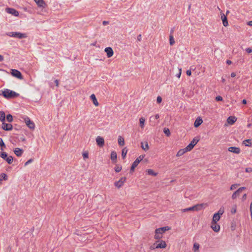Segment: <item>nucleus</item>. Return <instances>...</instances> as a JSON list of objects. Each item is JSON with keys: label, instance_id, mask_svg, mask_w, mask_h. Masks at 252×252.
Listing matches in <instances>:
<instances>
[{"label": "nucleus", "instance_id": "obj_30", "mask_svg": "<svg viewBox=\"0 0 252 252\" xmlns=\"http://www.w3.org/2000/svg\"><path fill=\"white\" fill-rule=\"evenodd\" d=\"M242 190H237L232 195V198L235 199L241 193Z\"/></svg>", "mask_w": 252, "mask_h": 252}, {"label": "nucleus", "instance_id": "obj_51", "mask_svg": "<svg viewBox=\"0 0 252 252\" xmlns=\"http://www.w3.org/2000/svg\"><path fill=\"white\" fill-rule=\"evenodd\" d=\"M32 158L29 159L25 163V166H27L28 164H30V163L32 162Z\"/></svg>", "mask_w": 252, "mask_h": 252}, {"label": "nucleus", "instance_id": "obj_1", "mask_svg": "<svg viewBox=\"0 0 252 252\" xmlns=\"http://www.w3.org/2000/svg\"><path fill=\"white\" fill-rule=\"evenodd\" d=\"M170 229V227L169 226H164L156 229L155 231L154 238L156 240H160L162 238L163 234Z\"/></svg>", "mask_w": 252, "mask_h": 252}, {"label": "nucleus", "instance_id": "obj_54", "mask_svg": "<svg viewBox=\"0 0 252 252\" xmlns=\"http://www.w3.org/2000/svg\"><path fill=\"white\" fill-rule=\"evenodd\" d=\"M181 75V69H179V72L176 75L178 78H180Z\"/></svg>", "mask_w": 252, "mask_h": 252}, {"label": "nucleus", "instance_id": "obj_18", "mask_svg": "<svg viewBox=\"0 0 252 252\" xmlns=\"http://www.w3.org/2000/svg\"><path fill=\"white\" fill-rule=\"evenodd\" d=\"M237 120V118L234 116H230L227 118V123L230 125H233Z\"/></svg>", "mask_w": 252, "mask_h": 252}, {"label": "nucleus", "instance_id": "obj_47", "mask_svg": "<svg viewBox=\"0 0 252 252\" xmlns=\"http://www.w3.org/2000/svg\"><path fill=\"white\" fill-rule=\"evenodd\" d=\"M157 101L158 103H160L162 101V98L160 96H158L157 98Z\"/></svg>", "mask_w": 252, "mask_h": 252}, {"label": "nucleus", "instance_id": "obj_17", "mask_svg": "<svg viewBox=\"0 0 252 252\" xmlns=\"http://www.w3.org/2000/svg\"><path fill=\"white\" fill-rule=\"evenodd\" d=\"M13 152L17 157H21L24 153V150L19 148H16L14 149Z\"/></svg>", "mask_w": 252, "mask_h": 252}, {"label": "nucleus", "instance_id": "obj_63", "mask_svg": "<svg viewBox=\"0 0 252 252\" xmlns=\"http://www.w3.org/2000/svg\"><path fill=\"white\" fill-rule=\"evenodd\" d=\"M242 103H243V104H247V100H246V99H243V100H242Z\"/></svg>", "mask_w": 252, "mask_h": 252}, {"label": "nucleus", "instance_id": "obj_29", "mask_svg": "<svg viewBox=\"0 0 252 252\" xmlns=\"http://www.w3.org/2000/svg\"><path fill=\"white\" fill-rule=\"evenodd\" d=\"M118 143L120 146H124L125 145V140L124 138L119 136L118 138Z\"/></svg>", "mask_w": 252, "mask_h": 252}, {"label": "nucleus", "instance_id": "obj_27", "mask_svg": "<svg viewBox=\"0 0 252 252\" xmlns=\"http://www.w3.org/2000/svg\"><path fill=\"white\" fill-rule=\"evenodd\" d=\"M243 144L245 145L246 146H250L252 144V139H246L243 141Z\"/></svg>", "mask_w": 252, "mask_h": 252}, {"label": "nucleus", "instance_id": "obj_56", "mask_svg": "<svg viewBox=\"0 0 252 252\" xmlns=\"http://www.w3.org/2000/svg\"><path fill=\"white\" fill-rule=\"evenodd\" d=\"M55 83L56 84V86L57 87H59V80H57V79L55 80Z\"/></svg>", "mask_w": 252, "mask_h": 252}, {"label": "nucleus", "instance_id": "obj_22", "mask_svg": "<svg viewBox=\"0 0 252 252\" xmlns=\"http://www.w3.org/2000/svg\"><path fill=\"white\" fill-rule=\"evenodd\" d=\"M117 153L113 151L111 153V159L114 162L116 163L117 161Z\"/></svg>", "mask_w": 252, "mask_h": 252}, {"label": "nucleus", "instance_id": "obj_31", "mask_svg": "<svg viewBox=\"0 0 252 252\" xmlns=\"http://www.w3.org/2000/svg\"><path fill=\"white\" fill-rule=\"evenodd\" d=\"M147 172L148 175H152L154 176H156L157 175V173H156L153 170L149 169L147 170Z\"/></svg>", "mask_w": 252, "mask_h": 252}, {"label": "nucleus", "instance_id": "obj_37", "mask_svg": "<svg viewBox=\"0 0 252 252\" xmlns=\"http://www.w3.org/2000/svg\"><path fill=\"white\" fill-rule=\"evenodd\" d=\"M194 147V146L191 144V143H189L186 148H185L186 150V151H187V152H189V151H191L193 148Z\"/></svg>", "mask_w": 252, "mask_h": 252}, {"label": "nucleus", "instance_id": "obj_33", "mask_svg": "<svg viewBox=\"0 0 252 252\" xmlns=\"http://www.w3.org/2000/svg\"><path fill=\"white\" fill-rule=\"evenodd\" d=\"M169 43L170 45H173L175 43L173 35L171 33L169 36Z\"/></svg>", "mask_w": 252, "mask_h": 252}, {"label": "nucleus", "instance_id": "obj_28", "mask_svg": "<svg viewBox=\"0 0 252 252\" xmlns=\"http://www.w3.org/2000/svg\"><path fill=\"white\" fill-rule=\"evenodd\" d=\"M5 120V114L3 111H0V121L4 122Z\"/></svg>", "mask_w": 252, "mask_h": 252}, {"label": "nucleus", "instance_id": "obj_13", "mask_svg": "<svg viewBox=\"0 0 252 252\" xmlns=\"http://www.w3.org/2000/svg\"><path fill=\"white\" fill-rule=\"evenodd\" d=\"M211 227L215 232H218L220 230V226L217 223V222L214 223L213 222H211Z\"/></svg>", "mask_w": 252, "mask_h": 252}, {"label": "nucleus", "instance_id": "obj_26", "mask_svg": "<svg viewBox=\"0 0 252 252\" xmlns=\"http://www.w3.org/2000/svg\"><path fill=\"white\" fill-rule=\"evenodd\" d=\"M199 246H200L198 243H194L193 247V252H199Z\"/></svg>", "mask_w": 252, "mask_h": 252}, {"label": "nucleus", "instance_id": "obj_42", "mask_svg": "<svg viewBox=\"0 0 252 252\" xmlns=\"http://www.w3.org/2000/svg\"><path fill=\"white\" fill-rule=\"evenodd\" d=\"M145 157V155H140L139 157H138L136 160L140 162Z\"/></svg>", "mask_w": 252, "mask_h": 252}, {"label": "nucleus", "instance_id": "obj_11", "mask_svg": "<svg viewBox=\"0 0 252 252\" xmlns=\"http://www.w3.org/2000/svg\"><path fill=\"white\" fill-rule=\"evenodd\" d=\"M221 19L222 21L223 25L224 27H227L228 25V22L226 15H225L222 12H220Z\"/></svg>", "mask_w": 252, "mask_h": 252}, {"label": "nucleus", "instance_id": "obj_48", "mask_svg": "<svg viewBox=\"0 0 252 252\" xmlns=\"http://www.w3.org/2000/svg\"><path fill=\"white\" fill-rule=\"evenodd\" d=\"M245 171L246 172L251 173V172H252V168H251V167L246 168L245 169Z\"/></svg>", "mask_w": 252, "mask_h": 252}, {"label": "nucleus", "instance_id": "obj_16", "mask_svg": "<svg viewBox=\"0 0 252 252\" xmlns=\"http://www.w3.org/2000/svg\"><path fill=\"white\" fill-rule=\"evenodd\" d=\"M126 180V177H122L119 181L115 183L116 187L118 188H121L124 184V183L125 182Z\"/></svg>", "mask_w": 252, "mask_h": 252}, {"label": "nucleus", "instance_id": "obj_14", "mask_svg": "<svg viewBox=\"0 0 252 252\" xmlns=\"http://www.w3.org/2000/svg\"><path fill=\"white\" fill-rule=\"evenodd\" d=\"M228 150L230 152H231V153H233L234 154H240V151H241L239 147H230L228 148Z\"/></svg>", "mask_w": 252, "mask_h": 252}, {"label": "nucleus", "instance_id": "obj_53", "mask_svg": "<svg viewBox=\"0 0 252 252\" xmlns=\"http://www.w3.org/2000/svg\"><path fill=\"white\" fill-rule=\"evenodd\" d=\"M246 50L248 53H251L252 52V50L250 48H247Z\"/></svg>", "mask_w": 252, "mask_h": 252}, {"label": "nucleus", "instance_id": "obj_62", "mask_svg": "<svg viewBox=\"0 0 252 252\" xmlns=\"http://www.w3.org/2000/svg\"><path fill=\"white\" fill-rule=\"evenodd\" d=\"M108 23H109V22H108V21H103V25H106L108 24Z\"/></svg>", "mask_w": 252, "mask_h": 252}, {"label": "nucleus", "instance_id": "obj_19", "mask_svg": "<svg viewBox=\"0 0 252 252\" xmlns=\"http://www.w3.org/2000/svg\"><path fill=\"white\" fill-rule=\"evenodd\" d=\"M203 123V121L202 119H201L200 117L197 118L194 123V126L195 127H198L202 123Z\"/></svg>", "mask_w": 252, "mask_h": 252}, {"label": "nucleus", "instance_id": "obj_6", "mask_svg": "<svg viewBox=\"0 0 252 252\" xmlns=\"http://www.w3.org/2000/svg\"><path fill=\"white\" fill-rule=\"evenodd\" d=\"M25 122L26 125L31 129H34L35 127V125L34 123L31 121L30 118L26 117L24 118Z\"/></svg>", "mask_w": 252, "mask_h": 252}, {"label": "nucleus", "instance_id": "obj_35", "mask_svg": "<svg viewBox=\"0 0 252 252\" xmlns=\"http://www.w3.org/2000/svg\"><path fill=\"white\" fill-rule=\"evenodd\" d=\"M224 208L223 207H221L219 209L218 212L217 213H216V214L221 217V215L224 213Z\"/></svg>", "mask_w": 252, "mask_h": 252}, {"label": "nucleus", "instance_id": "obj_10", "mask_svg": "<svg viewBox=\"0 0 252 252\" xmlns=\"http://www.w3.org/2000/svg\"><path fill=\"white\" fill-rule=\"evenodd\" d=\"M156 242L157 243V248L158 249H164L167 246L166 242L163 240L158 241Z\"/></svg>", "mask_w": 252, "mask_h": 252}, {"label": "nucleus", "instance_id": "obj_32", "mask_svg": "<svg viewBox=\"0 0 252 252\" xmlns=\"http://www.w3.org/2000/svg\"><path fill=\"white\" fill-rule=\"evenodd\" d=\"M145 121V119L143 117L140 118L139 119V125L142 128H143L144 126Z\"/></svg>", "mask_w": 252, "mask_h": 252}, {"label": "nucleus", "instance_id": "obj_8", "mask_svg": "<svg viewBox=\"0 0 252 252\" xmlns=\"http://www.w3.org/2000/svg\"><path fill=\"white\" fill-rule=\"evenodd\" d=\"M1 128L6 131H9L12 129L13 126L10 124H6L4 122H2Z\"/></svg>", "mask_w": 252, "mask_h": 252}, {"label": "nucleus", "instance_id": "obj_39", "mask_svg": "<svg viewBox=\"0 0 252 252\" xmlns=\"http://www.w3.org/2000/svg\"><path fill=\"white\" fill-rule=\"evenodd\" d=\"M236 212H237V206L236 205H234L231 209V213L233 214H234Z\"/></svg>", "mask_w": 252, "mask_h": 252}, {"label": "nucleus", "instance_id": "obj_43", "mask_svg": "<svg viewBox=\"0 0 252 252\" xmlns=\"http://www.w3.org/2000/svg\"><path fill=\"white\" fill-rule=\"evenodd\" d=\"M83 158L85 159V158H89V154H88V152L86 151L85 152H84L83 153Z\"/></svg>", "mask_w": 252, "mask_h": 252}, {"label": "nucleus", "instance_id": "obj_60", "mask_svg": "<svg viewBox=\"0 0 252 252\" xmlns=\"http://www.w3.org/2000/svg\"><path fill=\"white\" fill-rule=\"evenodd\" d=\"M3 60H4L3 57L2 56H1V55H0V62L3 61Z\"/></svg>", "mask_w": 252, "mask_h": 252}, {"label": "nucleus", "instance_id": "obj_7", "mask_svg": "<svg viewBox=\"0 0 252 252\" xmlns=\"http://www.w3.org/2000/svg\"><path fill=\"white\" fill-rule=\"evenodd\" d=\"M11 73L12 76L16 78L19 79H23V76L21 74V73L19 71L16 69H11Z\"/></svg>", "mask_w": 252, "mask_h": 252}, {"label": "nucleus", "instance_id": "obj_34", "mask_svg": "<svg viewBox=\"0 0 252 252\" xmlns=\"http://www.w3.org/2000/svg\"><path fill=\"white\" fill-rule=\"evenodd\" d=\"M127 152V150L126 148H124L122 151V156L123 158H126V155Z\"/></svg>", "mask_w": 252, "mask_h": 252}, {"label": "nucleus", "instance_id": "obj_57", "mask_svg": "<svg viewBox=\"0 0 252 252\" xmlns=\"http://www.w3.org/2000/svg\"><path fill=\"white\" fill-rule=\"evenodd\" d=\"M135 167L132 164V165L131 166V168H130V171H133L134 169H135Z\"/></svg>", "mask_w": 252, "mask_h": 252}, {"label": "nucleus", "instance_id": "obj_3", "mask_svg": "<svg viewBox=\"0 0 252 252\" xmlns=\"http://www.w3.org/2000/svg\"><path fill=\"white\" fill-rule=\"evenodd\" d=\"M3 96L6 98H14L19 95V94L16 92L8 89H6L2 92Z\"/></svg>", "mask_w": 252, "mask_h": 252}, {"label": "nucleus", "instance_id": "obj_21", "mask_svg": "<svg viewBox=\"0 0 252 252\" xmlns=\"http://www.w3.org/2000/svg\"><path fill=\"white\" fill-rule=\"evenodd\" d=\"M141 147L144 151H148L149 149V147L147 142H141Z\"/></svg>", "mask_w": 252, "mask_h": 252}, {"label": "nucleus", "instance_id": "obj_52", "mask_svg": "<svg viewBox=\"0 0 252 252\" xmlns=\"http://www.w3.org/2000/svg\"><path fill=\"white\" fill-rule=\"evenodd\" d=\"M139 162L135 160L132 163V165H134L135 167L138 165Z\"/></svg>", "mask_w": 252, "mask_h": 252}, {"label": "nucleus", "instance_id": "obj_12", "mask_svg": "<svg viewBox=\"0 0 252 252\" xmlns=\"http://www.w3.org/2000/svg\"><path fill=\"white\" fill-rule=\"evenodd\" d=\"M96 142L97 145L100 147H102L104 145V139L102 137L97 136L96 138Z\"/></svg>", "mask_w": 252, "mask_h": 252}, {"label": "nucleus", "instance_id": "obj_4", "mask_svg": "<svg viewBox=\"0 0 252 252\" xmlns=\"http://www.w3.org/2000/svg\"><path fill=\"white\" fill-rule=\"evenodd\" d=\"M6 35L10 37H13L18 39H22L27 37L26 34L19 32H9L6 33Z\"/></svg>", "mask_w": 252, "mask_h": 252}, {"label": "nucleus", "instance_id": "obj_59", "mask_svg": "<svg viewBox=\"0 0 252 252\" xmlns=\"http://www.w3.org/2000/svg\"><path fill=\"white\" fill-rule=\"evenodd\" d=\"M141 34H139V35H138V36H137V40H138V41H140V40H141Z\"/></svg>", "mask_w": 252, "mask_h": 252}, {"label": "nucleus", "instance_id": "obj_41", "mask_svg": "<svg viewBox=\"0 0 252 252\" xmlns=\"http://www.w3.org/2000/svg\"><path fill=\"white\" fill-rule=\"evenodd\" d=\"M198 142V140L193 138L190 143L194 146Z\"/></svg>", "mask_w": 252, "mask_h": 252}, {"label": "nucleus", "instance_id": "obj_24", "mask_svg": "<svg viewBox=\"0 0 252 252\" xmlns=\"http://www.w3.org/2000/svg\"><path fill=\"white\" fill-rule=\"evenodd\" d=\"M38 6L44 7L45 5V3L43 0H34Z\"/></svg>", "mask_w": 252, "mask_h": 252}, {"label": "nucleus", "instance_id": "obj_55", "mask_svg": "<svg viewBox=\"0 0 252 252\" xmlns=\"http://www.w3.org/2000/svg\"><path fill=\"white\" fill-rule=\"evenodd\" d=\"M186 73H187V75H188V76H190V75H191V70H188L187 71Z\"/></svg>", "mask_w": 252, "mask_h": 252}, {"label": "nucleus", "instance_id": "obj_46", "mask_svg": "<svg viewBox=\"0 0 252 252\" xmlns=\"http://www.w3.org/2000/svg\"><path fill=\"white\" fill-rule=\"evenodd\" d=\"M240 186L239 184H234V185H232L231 187H230V189H235L238 187H239Z\"/></svg>", "mask_w": 252, "mask_h": 252}, {"label": "nucleus", "instance_id": "obj_49", "mask_svg": "<svg viewBox=\"0 0 252 252\" xmlns=\"http://www.w3.org/2000/svg\"><path fill=\"white\" fill-rule=\"evenodd\" d=\"M216 101H222V97L220 95H218L216 97Z\"/></svg>", "mask_w": 252, "mask_h": 252}, {"label": "nucleus", "instance_id": "obj_23", "mask_svg": "<svg viewBox=\"0 0 252 252\" xmlns=\"http://www.w3.org/2000/svg\"><path fill=\"white\" fill-rule=\"evenodd\" d=\"M220 216L216 213L214 214L211 222H213L214 223L217 222L220 220Z\"/></svg>", "mask_w": 252, "mask_h": 252}, {"label": "nucleus", "instance_id": "obj_15", "mask_svg": "<svg viewBox=\"0 0 252 252\" xmlns=\"http://www.w3.org/2000/svg\"><path fill=\"white\" fill-rule=\"evenodd\" d=\"M104 51L106 53L108 58L111 57L114 54L113 50L111 47L105 48Z\"/></svg>", "mask_w": 252, "mask_h": 252}, {"label": "nucleus", "instance_id": "obj_44", "mask_svg": "<svg viewBox=\"0 0 252 252\" xmlns=\"http://www.w3.org/2000/svg\"><path fill=\"white\" fill-rule=\"evenodd\" d=\"M157 242H156L153 245L151 246L150 247V250H155L156 249H158L157 248Z\"/></svg>", "mask_w": 252, "mask_h": 252}, {"label": "nucleus", "instance_id": "obj_50", "mask_svg": "<svg viewBox=\"0 0 252 252\" xmlns=\"http://www.w3.org/2000/svg\"><path fill=\"white\" fill-rule=\"evenodd\" d=\"M0 176L2 178H3L4 180H6L7 179V175L6 174H4V173H2L1 175H0Z\"/></svg>", "mask_w": 252, "mask_h": 252}, {"label": "nucleus", "instance_id": "obj_58", "mask_svg": "<svg viewBox=\"0 0 252 252\" xmlns=\"http://www.w3.org/2000/svg\"><path fill=\"white\" fill-rule=\"evenodd\" d=\"M236 76V73L235 72H232L231 73V77H234Z\"/></svg>", "mask_w": 252, "mask_h": 252}, {"label": "nucleus", "instance_id": "obj_61", "mask_svg": "<svg viewBox=\"0 0 252 252\" xmlns=\"http://www.w3.org/2000/svg\"><path fill=\"white\" fill-rule=\"evenodd\" d=\"M226 63L228 64H231L232 63V62L231 61H230V60H227L226 61Z\"/></svg>", "mask_w": 252, "mask_h": 252}, {"label": "nucleus", "instance_id": "obj_5", "mask_svg": "<svg viewBox=\"0 0 252 252\" xmlns=\"http://www.w3.org/2000/svg\"><path fill=\"white\" fill-rule=\"evenodd\" d=\"M0 157L6 160V162L10 164L12 163L13 158L12 156H7V154L5 152H0Z\"/></svg>", "mask_w": 252, "mask_h": 252}, {"label": "nucleus", "instance_id": "obj_2", "mask_svg": "<svg viewBox=\"0 0 252 252\" xmlns=\"http://www.w3.org/2000/svg\"><path fill=\"white\" fill-rule=\"evenodd\" d=\"M207 206V204H199L194 205L192 207L184 209L182 210V212L187 211H197L201 210Z\"/></svg>", "mask_w": 252, "mask_h": 252}, {"label": "nucleus", "instance_id": "obj_45", "mask_svg": "<svg viewBox=\"0 0 252 252\" xmlns=\"http://www.w3.org/2000/svg\"><path fill=\"white\" fill-rule=\"evenodd\" d=\"M122 170V167L120 166H116L115 167V170L116 172H119Z\"/></svg>", "mask_w": 252, "mask_h": 252}, {"label": "nucleus", "instance_id": "obj_20", "mask_svg": "<svg viewBox=\"0 0 252 252\" xmlns=\"http://www.w3.org/2000/svg\"><path fill=\"white\" fill-rule=\"evenodd\" d=\"M90 98L92 100L95 106H98L99 105V103L97 101V99L95 97V95L94 94H91V95L90 96Z\"/></svg>", "mask_w": 252, "mask_h": 252}, {"label": "nucleus", "instance_id": "obj_9", "mask_svg": "<svg viewBox=\"0 0 252 252\" xmlns=\"http://www.w3.org/2000/svg\"><path fill=\"white\" fill-rule=\"evenodd\" d=\"M5 11L7 13L11 14L15 16H17L19 15V12L14 8H6Z\"/></svg>", "mask_w": 252, "mask_h": 252}, {"label": "nucleus", "instance_id": "obj_40", "mask_svg": "<svg viewBox=\"0 0 252 252\" xmlns=\"http://www.w3.org/2000/svg\"><path fill=\"white\" fill-rule=\"evenodd\" d=\"M0 146L1 147V150H3V147L5 148V145L4 143L3 142L2 139L1 138H0Z\"/></svg>", "mask_w": 252, "mask_h": 252}, {"label": "nucleus", "instance_id": "obj_64", "mask_svg": "<svg viewBox=\"0 0 252 252\" xmlns=\"http://www.w3.org/2000/svg\"><path fill=\"white\" fill-rule=\"evenodd\" d=\"M248 25L252 26V21H250L248 23Z\"/></svg>", "mask_w": 252, "mask_h": 252}, {"label": "nucleus", "instance_id": "obj_25", "mask_svg": "<svg viewBox=\"0 0 252 252\" xmlns=\"http://www.w3.org/2000/svg\"><path fill=\"white\" fill-rule=\"evenodd\" d=\"M186 152H187V151H186L185 148L182 149L180 150L176 155L177 157H180L183 155L184 154H185Z\"/></svg>", "mask_w": 252, "mask_h": 252}, {"label": "nucleus", "instance_id": "obj_38", "mask_svg": "<svg viewBox=\"0 0 252 252\" xmlns=\"http://www.w3.org/2000/svg\"><path fill=\"white\" fill-rule=\"evenodd\" d=\"M6 120L8 122L11 123L13 121V117L11 114L6 116Z\"/></svg>", "mask_w": 252, "mask_h": 252}, {"label": "nucleus", "instance_id": "obj_36", "mask_svg": "<svg viewBox=\"0 0 252 252\" xmlns=\"http://www.w3.org/2000/svg\"><path fill=\"white\" fill-rule=\"evenodd\" d=\"M163 132L167 136H169L171 134L170 130L168 128H164L163 129Z\"/></svg>", "mask_w": 252, "mask_h": 252}]
</instances>
